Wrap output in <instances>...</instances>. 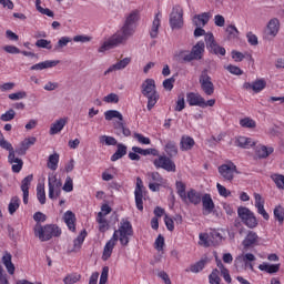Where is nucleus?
Returning a JSON list of instances; mask_svg holds the SVG:
<instances>
[{
    "label": "nucleus",
    "instance_id": "12",
    "mask_svg": "<svg viewBox=\"0 0 284 284\" xmlns=\"http://www.w3.org/2000/svg\"><path fill=\"white\" fill-rule=\"evenodd\" d=\"M153 165L156 170H165L166 172H176V164L170 156L159 155L155 160H153Z\"/></svg>",
    "mask_w": 284,
    "mask_h": 284
},
{
    "label": "nucleus",
    "instance_id": "54",
    "mask_svg": "<svg viewBox=\"0 0 284 284\" xmlns=\"http://www.w3.org/2000/svg\"><path fill=\"white\" fill-rule=\"evenodd\" d=\"M150 183H158L163 185V176L159 172L148 174Z\"/></svg>",
    "mask_w": 284,
    "mask_h": 284
},
{
    "label": "nucleus",
    "instance_id": "1",
    "mask_svg": "<svg viewBox=\"0 0 284 284\" xmlns=\"http://www.w3.org/2000/svg\"><path fill=\"white\" fill-rule=\"evenodd\" d=\"M139 19H141L139 10L131 11L126 17L124 26L109 39L104 40L98 49V52L103 53L109 50H114V48H119V45H125L128 39L134 34V28H136V21H139Z\"/></svg>",
    "mask_w": 284,
    "mask_h": 284
},
{
    "label": "nucleus",
    "instance_id": "2",
    "mask_svg": "<svg viewBox=\"0 0 284 284\" xmlns=\"http://www.w3.org/2000/svg\"><path fill=\"white\" fill-rule=\"evenodd\" d=\"M134 236V229L132 227V223L129 222L128 219H122L118 230L113 232L112 240L118 243L120 241V245L123 247H128L130 245V239Z\"/></svg>",
    "mask_w": 284,
    "mask_h": 284
},
{
    "label": "nucleus",
    "instance_id": "9",
    "mask_svg": "<svg viewBox=\"0 0 284 284\" xmlns=\"http://www.w3.org/2000/svg\"><path fill=\"white\" fill-rule=\"evenodd\" d=\"M278 32H281V20L272 18L264 29V39L272 41V39H276Z\"/></svg>",
    "mask_w": 284,
    "mask_h": 284
},
{
    "label": "nucleus",
    "instance_id": "6",
    "mask_svg": "<svg viewBox=\"0 0 284 284\" xmlns=\"http://www.w3.org/2000/svg\"><path fill=\"white\" fill-rule=\"evenodd\" d=\"M33 232L34 235L42 242L61 236V227L57 226V224H47L44 226L41 224H36Z\"/></svg>",
    "mask_w": 284,
    "mask_h": 284
},
{
    "label": "nucleus",
    "instance_id": "39",
    "mask_svg": "<svg viewBox=\"0 0 284 284\" xmlns=\"http://www.w3.org/2000/svg\"><path fill=\"white\" fill-rule=\"evenodd\" d=\"M164 152H166L168 156H176L179 154V146H176V142L174 141H168L164 144Z\"/></svg>",
    "mask_w": 284,
    "mask_h": 284
},
{
    "label": "nucleus",
    "instance_id": "36",
    "mask_svg": "<svg viewBox=\"0 0 284 284\" xmlns=\"http://www.w3.org/2000/svg\"><path fill=\"white\" fill-rule=\"evenodd\" d=\"M175 190L183 203H187V193L185 192L186 185L183 181L175 182Z\"/></svg>",
    "mask_w": 284,
    "mask_h": 284
},
{
    "label": "nucleus",
    "instance_id": "27",
    "mask_svg": "<svg viewBox=\"0 0 284 284\" xmlns=\"http://www.w3.org/2000/svg\"><path fill=\"white\" fill-rule=\"evenodd\" d=\"M63 221L70 232H77V215L72 211H67L63 214Z\"/></svg>",
    "mask_w": 284,
    "mask_h": 284
},
{
    "label": "nucleus",
    "instance_id": "13",
    "mask_svg": "<svg viewBox=\"0 0 284 284\" xmlns=\"http://www.w3.org/2000/svg\"><path fill=\"white\" fill-rule=\"evenodd\" d=\"M170 27L172 30H179L183 26V7L176 4L170 14Z\"/></svg>",
    "mask_w": 284,
    "mask_h": 284
},
{
    "label": "nucleus",
    "instance_id": "26",
    "mask_svg": "<svg viewBox=\"0 0 284 284\" xmlns=\"http://www.w3.org/2000/svg\"><path fill=\"white\" fill-rule=\"evenodd\" d=\"M235 145L244 150H250V148L256 145V142L252 138L240 135L235 138Z\"/></svg>",
    "mask_w": 284,
    "mask_h": 284
},
{
    "label": "nucleus",
    "instance_id": "57",
    "mask_svg": "<svg viewBox=\"0 0 284 284\" xmlns=\"http://www.w3.org/2000/svg\"><path fill=\"white\" fill-rule=\"evenodd\" d=\"M213 54H217L220 57H225L226 51L225 48L219 45L216 42L209 49Z\"/></svg>",
    "mask_w": 284,
    "mask_h": 284
},
{
    "label": "nucleus",
    "instance_id": "28",
    "mask_svg": "<svg viewBox=\"0 0 284 284\" xmlns=\"http://www.w3.org/2000/svg\"><path fill=\"white\" fill-rule=\"evenodd\" d=\"M67 124L68 118H61L57 120L54 123L51 124L49 134L53 136L54 134L61 133V131L65 128Z\"/></svg>",
    "mask_w": 284,
    "mask_h": 284
},
{
    "label": "nucleus",
    "instance_id": "52",
    "mask_svg": "<svg viewBox=\"0 0 284 284\" xmlns=\"http://www.w3.org/2000/svg\"><path fill=\"white\" fill-rule=\"evenodd\" d=\"M185 110V94L181 93L178 95L175 112H183Z\"/></svg>",
    "mask_w": 284,
    "mask_h": 284
},
{
    "label": "nucleus",
    "instance_id": "50",
    "mask_svg": "<svg viewBox=\"0 0 284 284\" xmlns=\"http://www.w3.org/2000/svg\"><path fill=\"white\" fill-rule=\"evenodd\" d=\"M241 128H247L248 130H254L256 128V121L252 118H244L240 120Z\"/></svg>",
    "mask_w": 284,
    "mask_h": 284
},
{
    "label": "nucleus",
    "instance_id": "7",
    "mask_svg": "<svg viewBox=\"0 0 284 284\" xmlns=\"http://www.w3.org/2000/svg\"><path fill=\"white\" fill-rule=\"evenodd\" d=\"M205 52V42L199 41L193 45L192 50H181L178 54L179 59L190 63V61H200L203 59V53Z\"/></svg>",
    "mask_w": 284,
    "mask_h": 284
},
{
    "label": "nucleus",
    "instance_id": "31",
    "mask_svg": "<svg viewBox=\"0 0 284 284\" xmlns=\"http://www.w3.org/2000/svg\"><path fill=\"white\" fill-rule=\"evenodd\" d=\"M61 63L59 60H45L43 62L33 64L31 70H48L50 68H57Z\"/></svg>",
    "mask_w": 284,
    "mask_h": 284
},
{
    "label": "nucleus",
    "instance_id": "56",
    "mask_svg": "<svg viewBox=\"0 0 284 284\" xmlns=\"http://www.w3.org/2000/svg\"><path fill=\"white\" fill-rule=\"evenodd\" d=\"M204 267H205V260H202L191 265L190 272H193V274H199V272H202Z\"/></svg>",
    "mask_w": 284,
    "mask_h": 284
},
{
    "label": "nucleus",
    "instance_id": "63",
    "mask_svg": "<svg viewBox=\"0 0 284 284\" xmlns=\"http://www.w3.org/2000/svg\"><path fill=\"white\" fill-rule=\"evenodd\" d=\"M80 280H81V275L71 274L64 277L63 283L74 284V283H79Z\"/></svg>",
    "mask_w": 284,
    "mask_h": 284
},
{
    "label": "nucleus",
    "instance_id": "44",
    "mask_svg": "<svg viewBox=\"0 0 284 284\" xmlns=\"http://www.w3.org/2000/svg\"><path fill=\"white\" fill-rule=\"evenodd\" d=\"M271 180L275 184V187L277 190H284V175L280 173H273L271 174Z\"/></svg>",
    "mask_w": 284,
    "mask_h": 284
},
{
    "label": "nucleus",
    "instance_id": "49",
    "mask_svg": "<svg viewBox=\"0 0 284 284\" xmlns=\"http://www.w3.org/2000/svg\"><path fill=\"white\" fill-rule=\"evenodd\" d=\"M217 267L224 278L227 283H232V276H230V271L223 265V262L217 261Z\"/></svg>",
    "mask_w": 284,
    "mask_h": 284
},
{
    "label": "nucleus",
    "instance_id": "53",
    "mask_svg": "<svg viewBox=\"0 0 284 284\" xmlns=\"http://www.w3.org/2000/svg\"><path fill=\"white\" fill-rule=\"evenodd\" d=\"M133 139H135V141H138V143H140L141 145H150V143H152L150 138H148L141 133H134Z\"/></svg>",
    "mask_w": 284,
    "mask_h": 284
},
{
    "label": "nucleus",
    "instance_id": "62",
    "mask_svg": "<svg viewBox=\"0 0 284 284\" xmlns=\"http://www.w3.org/2000/svg\"><path fill=\"white\" fill-rule=\"evenodd\" d=\"M109 274H110V267L104 266L101 272L99 284H108Z\"/></svg>",
    "mask_w": 284,
    "mask_h": 284
},
{
    "label": "nucleus",
    "instance_id": "25",
    "mask_svg": "<svg viewBox=\"0 0 284 284\" xmlns=\"http://www.w3.org/2000/svg\"><path fill=\"white\" fill-rule=\"evenodd\" d=\"M161 19H163V14L161 11H158L154 16V19L151 24L150 29V37L151 39H156L159 37V28H161Z\"/></svg>",
    "mask_w": 284,
    "mask_h": 284
},
{
    "label": "nucleus",
    "instance_id": "30",
    "mask_svg": "<svg viewBox=\"0 0 284 284\" xmlns=\"http://www.w3.org/2000/svg\"><path fill=\"white\" fill-rule=\"evenodd\" d=\"M114 247H116V242L111 237L104 245L102 253V261H108L110 256H112V252H114Z\"/></svg>",
    "mask_w": 284,
    "mask_h": 284
},
{
    "label": "nucleus",
    "instance_id": "5",
    "mask_svg": "<svg viewBox=\"0 0 284 284\" xmlns=\"http://www.w3.org/2000/svg\"><path fill=\"white\" fill-rule=\"evenodd\" d=\"M104 119L105 121H114L116 119L118 121L113 122V128L119 136L123 134V136H130L132 134V131L125 126V123L123 122V114L116 110H108L104 112Z\"/></svg>",
    "mask_w": 284,
    "mask_h": 284
},
{
    "label": "nucleus",
    "instance_id": "33",
    "mask_svg": "<svg viewBox=\"0 0 284 284\" xmlns=\"http://www.w3.org/2000/svg\"><path fill=\"white\" fill-rule=\"evenodd\" d=\"M37 143V138H26L21 143L20 148L17 150L18 154H26L28 150H30L31 145H34Z\"/></svg>",
    "mask_w": 284,
    "mask_h": 284
},
{
    "label": "nucleus",
    "instance_id": "55",
    "mask_svg": "<svg viewBox=\"0 0 284 284\" xmlns=\"http://www.w3.org/2000/svg\"><path fill=\"white\" fill-rule=\"evenodd\" d=\"M99 139L102 145H116V139L110 135H101Z\"/></svg>",
    "mask_w": 284,
    "mask_h": 284
},
{
    "label": "nucleus",
    "instance_id": "20",
    "mask_svg": "<svg viewBox=\"0 0 284 284\" xmlns=\"http://www.w3.org/2000/svg\"><path fill=\"white\" fill-rule=\"evenodd\" d=\"M129 63H132V58H123L122 60H119L116 63L109 67L106 71H104V77H108V74H111V72L125 70Z\"/></svg>",
    "mask_w": 284,
    "mask_h": 284
},
{
    "label": "nucleus",
    "instance_id": "46",
    "mask_svg": "<svg viewBox=\"0 0 284 284\" xmlns=\"http://www.w3.org/2000/svg\"><path fill=\"white\" fill-rule=\"evenodd\" d=\"M21 205V200L19 199V196H13L10 200L8 210H9V214H14V212H17V210H19V206Z\"/></svg>",
    "mask_w": 284,
    "mask_h": 284
},
{
    "label": "nucleus",
    "instance_id": "3",
    "mask_svg": "<svg viewBox=\"0 0 284 284\" xmlns=\"http://www.w3.org/2000/svg\"><path fill=\"white\" fill-rule=\"evenodd\" d=\"M141 92L148 99L146 108L152 110L159 103V92L156 91V81L152 78L145 79L141 84Z\"/></svg>",
    "mask_w": 284,
    "mask_h": 284
},
{
    "label": "nucleus",
    "instance_id": "17",
    "mask_svg": "<svg viewBox=\"0 0 284 284\" xmlns=\"http://www.w3.org/2000/svg\"><path fill=\"white\" fill-rule=\"evenodd\" d=\"M254 199H255V207L257 210V214L263 216L264 221H270V214L267 211H265V200L261 194L254 193Z\"/></svg>",
    "mask_w": 284,
    "mask_h": 284
},
{
    "label": "nucleus",
    "instance_id": "48",
    "mask_svg": "<svg viewBox=\"0 0 284 284\" xmlns=\"http://www.w3.org/2000/svg\"><path fill=\"white\" fill-rule=\"evenodd\" d=\"M37 199L41 205H45V186L43 184L37 185Z\"/></svg>",
    "mask_w": 284,
    "mask_h": 284
},
{
    "label": "nucleus",
    "instance_id": "34",
    "mask_svg": "<svg viewBox=\"0 0 284 284\" xmlns=\"http://www.w3.org/2000/svg\"><path fill=\"white\" fill-rule=\"evenodd\" d=\"M256 154L258 159H267L270 154H274V146H266V145L260 144L256 146Z\"/></svg>",
    "mask_w": 284,
    "mask_h": 284
},
{
    "label": "nucleus",
    "instance_id": "29",
    "mask_svg": "<svg viewBox=\"0 0 284 284\" xmlns=\"http://www.w3.org/2000/svg\"><path fill=\"white\" fill-rule=\"evenodd\" d=\"M196 145V142L194 141V138L190 135H182L181 141H180V149L182 152H187L192 150Z\"/></svg>",
    "mask_w": 284,
    "mask_h": 284
},
{
    "label": "nucleus",
    "instance_id": "37",
    "mask_svg": "<svg viewBox=\"0 0 284 284\" xmlns=\"http://www.w3.org/2000/svg\"><path fill=\"white\" fill-rule=\"evenodd\" d=\"M226 39L229 41H234V39H239L241 32L234 24H229L225 28Z\"/></svg>",
    "mask_w": 284,
    "mask_h": 284
},
{
    "label": "nucleus",
    "instance_id": "8",
    "mask_svg": "<svg viewBox=\"0 0 284 284\" xmlns=\"http://www.w3.org/2000/svg\"><path fill=\"white\" fill-rule=\"evenodd\" d=\"M239 217L241 219L242 223L246 225L250 230H254V227L258 226V220H256V215L247 207H240L237 210Z\"/></svg>",
    "mask_w": 284,
    "mask_h": 284
},
{
    "label": "nucleus",
    "instance_id": "18",
    "mask_svg": "<svg viewBox=\"0 0 284 284\" xmlns=\"http://www.w3.org/2000/svg\"><path fill=\"white\" fill-rule=\"evenodd\" d=\"M266 85H267V82L265 81V79H257L252 83L245 82L243 84V88L244 90H253V92L258 94V92H263V89L266 88Z\"/></svg>",
    "mask_w": 284,
    "mask_h": 284
},
{
    "label": "nucleus",
    "instance_id": "64",
    "mask_svg": "<svg viewBox=\"0 0 284 284\" xmlns=\"http://www.w3.org/2000/svg\"><path fill=\"white\" fill-rule=\"evenodd\" d=\"M104 103H119V95L116 93H110L103 98Z\"/></svg>",
    "mask_w": 284,
    "mask_h": 284
},
{
    "label": "nucleus",
    "instance_id": "58",
    "mask_svg": "<svg viewBox=\"0 0 284 284\" xmlns=\"http://www.w3.org/2000/svg\"><path fill=\"white\" fill-rule=\"evenodd\" d=\"M219 270H213L212 273L209 275V283L210 284H221V277L219 276Z\"/></svg>",
    "mask_w": 284,
    "mask_h": 284
},
{
    "label": "nucleus",
    "instance_id": "60",
    "mask_svg": "<svg viewBox=\"0 0 284 284\" xmlns=\"http://www.w3.org/2000/svg\"><path fill=\"white\" fill-rule=\"evenodd\" d=\"M62 190L64 192H72L74 190V181L72 180V178L67 176Z\"/></svg>",
    "mask_w": 284,
    "mask_h": 284
},
{
    "label": "nucleus",
    "instance_id": "47",
    "mask_svg": "<svg viewBox=\"0 0 284 284\" xmlns=\"http://www.w3.org/2000/svg\"><path fill=\"white\" fill-rule=\"evenodd\" d=\"M97 223L99 224L100 232H108V227H110V224L108 223V220L103 217L102 213H98Z\"/></svg>",
    "mask_w": 284,
    "mask_h": 284
},
{
    "label": "nucleus",
    "instance_id": "16",
    "mask_svg": "<svg viewBox=\"0 0 284 284\" xmlns=\"http://www.w3.org/2000/svg\"><path fill=\"white\" fill-rule=\"evenodd\" d=\"M253 261H256V256L252 253L241 254L237 257H235V267H250L251 270H254V265H252Z\"/></svg>",
    "mask_w": 284,
    "mask_h": 284
},
{
    "label": "nucleus",
    "instance_id": "51",
    "mask_svg": "<svg viewBox=\"0 0 284 284\" xmlns=\"http://www.w3.org/2000/svg\"><path fill=\"white\" fill-rule=\"evenodd\" d=\"M36 9L40 14H45V17H54V12L48 8L41 7V0H36Z\"/></svg>",
    "mask_w": 284,
    "mask_h": 284
},
{
    "label": "nucleus",
    "instance_id": "43",
    "mask_svg": "<svg viewBox=\"0 0 284 284\" xmlns=\"http://www.w3.org/2000/svg\"><path fill=\"white\" fill-rule=\"evenodd\" d=\"M85 236H88V232L81 231L78 237L73 241V252H79V250H81V246L85 241Z\"/></svg>",
    "mask_w": 284,
    "mask_h": 284
},
{
    "label": "nucleus",
    "instance_id": "24",
    "mask_svg": "<svg viewBox=\"0 0 284 284\" xmlns=\"http://www.w3.org/2000/svg\"><path fill=\"white\" fill-rule=\"evenodd\" d=\"M258 243H261V237H258V234H256L254 231H250L243 240L242 245L244 247H254L258 245Z\"/></svg>",
    "mask_w": 284,
    "mask_h": 284
},
{
    "label": "nucleus",
    "instance_id": "61",
    "mask_svg": "<svg viewBox=\"0 0 284 284\" xmlns=\"http://www.w3.org/2000/svg\"><path fill=\"white\" fill-rule=\"evenodd\" d=\"M28 97V93L26 91H18L16 93H10L9 99L11 101H21V99H26Z\"/></svg>",
    "mask_w": 284,
    "mask_h": 284
},
{
    "label": "nucleus",
    "instance_id": "42",
    "mask_svg": "<svg viewBox=\"0 0 284 284\" xmlns=\"http://www.w3.org/2000/svg\"><path fill=\"white\" fill-rule=\"evenodd\" d=\"M231 57L233 59V61H235V63H241V61H243L244 59H250L252 60V54L245 52H240V51H236V50H233L231 52Z\"/></svg>",
    "mask_w": 284,
    "mask_h": 284
},
{
    "label": "nucleus",
    "instance_id": "21",
    "mask_svg": "<svg viewBox=\"0 0 284 284\" xmlns=\"http://www.w3.org/2000/svg\"><path fill=\"white\" fill-rule=\"evenodd\" d=\"M210 19H212V12H203L193 16L192 21L193 24L196 26V28H205V26H207V23L210 22Z\"/></svg>",
    "mask_w": 284,
    "mask_h": 284
},
{
    "label": "nucleus",
    "instance_id": "22",
    "mask_svg": "<svg viewBox=\"0 0 284 284\" xmlns=\"http://www.w3.org/2000/svg\"><path fill=\"white\" fill-rule=\"evenodd\" d=\"M34 176L32 174L26 176L21 182V191L23 193V203L28 205V199L30 196V185L32 184Z\"/></svg>",
    "mask_w": 284,
    "mask_h": 284
},
{
    "label": "nucleus",
    "instance_id": "35",
    "mask_svg": "<svg viewBox=\"0 0 284 284\" xmlns=\"http://www.w3.org/2000/svg\"><path fill=\"white\" fill-rule=\"evenodd\" d=\"M202 199L203 196H201V193L194 189L189 190L186 193V201H189L193 205H199Z\"/></svg>",
    "mask_w": 284,
    "mask_h": 284
},
{
    "label": "nucleus",
    "instance_id": "10",
    "mask_svg": "<svg viewBox=\"0 0 284 284\" xmlns=\"http://www.w3.org/2000/svg\"><path fill=\"white\" fill-rule=\"evenodd\" d=\"M219 174L224 179V181H233L234 174H239L236 164L232 161H226L219 166Z\"/></svg>",
    "mask_w": 284,
    "mask_h": 284
},
{
    "label": "nucleus",
    "instance_id": "14",
    "mask_svg": "<svg viewBox=\"0 0 284 284\" xmlns=\"http://www.w3.org/2000/svg\"><path fill=\"white\" fill-rule=\"evenodd\" d=\"M49 185V199L54 201V199H59L61 196V180L57 179V175H50L48 178Z\"/></svg>",
    "mask_w": 284,
    "mask_h": 284
},
{
    "label": "nucleus",
    "instance_id": "15",
    "mask_svg": "<svg viewBox=\"0 0 284 284\" xmlns=\"http://www.w3.org/2000/svg\"><path fill=\"white\" fill-rule=\"evenodd\" d=\"M143 190H145V186H143V180H141V178H136L134 196L136 209L140 212H143Z\"/></svg>",
    "mask_w": 284,
    "mask_h": 284
},
{
    "label": "nucleus",
    "instance_id": "11",
    "mask_svg": "<svg viewBox=\"0 0 284 284\" xmlns=\"http://www.w3.org/2000/svg\"><path fill=\"white\" fill-rule=\"evenodd\" d=\"M199 81L204 94H206V97H212V94H214V83L212 82V77L207 73V69L201 72Z\"/></svg>",
    "mask_w": 284,
    "mask_h": 284
},
{
    "label": "nucleus",
    "instance_id": "45",
    "mask_svg": "<svg viewBox=\"0 0 284 284\" xmlns=\"http://www.w3.org/2000/svg\"><path fill=\"white\" fill-rule=\"evenodd\" d=\"M274 219L280 225L284 223V207L282 205H276L273 210Z\"/></svg>",
    "mask_w": 284,
    "mask_h": 284
},
{
    "label": "nucleus",
    "instance_id": "19",
    "mask_svg": "<svg viewBox=\"0 0 284 284\" xmlns=\"http://www.w3.org/2000/svg\"><path fill=\"white\" fill-rule=\"evenodd\" d=\"M186 101L191 106L202 108L205 105V98L199 93L189 92L186 94Z\"/></svg>",
    "mask_w": 284,
    "mask_h": 284
},
{
    "label": "nucleus",
    "instance_id": "23",
    "mask_svg": "<svg viewBox=\"0 0 284 284\" xmlns=\"http://www.w3.org/2000/svg\"><path fill=\"white\" fill-rule=\"evenodd\" d=\"M202 207H203V214L207 215V214H212V212H214V200H212V195H210L209 193H205L204 195H202Z\"/></svg>",
    "mask_w": 284,
    "mask_h": 284
},
{
    "label": "nucleus",
    "instance_id": "59",
    "mask_svg": "<svg viewBox=\"0 0 284 284\" xmlns=\"http://www.w3.org/2000/svg\"><path fill=\"white\" fill-rule=\"evenodd\" d=\"M225 70H227V72H230V74H234L235 77H241L243 74V70L233 64L226 65Z\"/></svg>",
    "mask_w": 284,
    "mask_h": 284
},
{
    "label": "nucleus",
    "instance_id": "4",
    "mask_svg": "<svg viewBox=\"0 0 284 284\" xmlns=\"http://www.w3.org/2000/svg\"><path fill=\"white\" fill-rule=\"evenodd\" d=\"M0 148L9 152L8 161L12 165V172H14L16 174H19V172L23 170V160L17 158L14 153V146H12V143L6 140V136H3V133L1 131H0Z\"/></svg>",
    "mask_w": 284,
    "mask_h": 284
},
{
    "label": "nucleus",
    "instance_id": "38",
    "mask_svg": "<svg viewBox=\"0 0 284 284\" xmlns=\"http://www.w3.org/2000/svg\"><path fill=\"white\" fill-rule=\"evenodd\" d=\"M258 270H261V272H266L267 274H276V272L281 270V264L262 263L258 265Z\"/></svg>",
    "mask_w": 284,
    "mask_h": 284
},
{
    "label": "nucleus",
    "instance_id": "32",
    "mask_svg": "<svg viewBox=\"0 0 284 284\" xmlns=\"http://www.w3.org/2000/svg\"><path fill=\"white\" fill-rule=\"evenodd\" d=\"M2 263L8 274L12 276L16 272L14 263H12V254H10L9 252H6L2 256Z\"/></svg>",
    "mask_w": 284,
    "mask_h": 284
},
{
    "label": "nucleus",
    "instance_id": "40",
    "mask_svg": "<svg viewBox=\"0 0 284 284\" xmlns=\"http://www.w3.org/2000/svg\"><path fill=\"white\" fill-rule=\"evenodd\" d=\"M128 154V146L125 144L119 143L115 153L111 156V161H119V159H123Z\"/></svg>",
    "mask_w": 284,
    "mask_h": 284
},
{
    "label": "nucleus",
    "instance_id": "41",
    "mask_svg": "<svg viewBox=\"0 0 284 284\" xmlns=\"http://www.w3.org/2000/svg\"><path fill=\"white\" fill-rule=\"evenodd\" d=\"M47 168H49V170H52L53 172H55V170H58L59 168V153H53L51 155H49L48 162H47Z\"/></svg>",
    "mask_w": 284,
    "mask_h": 284
}]
</instances>
